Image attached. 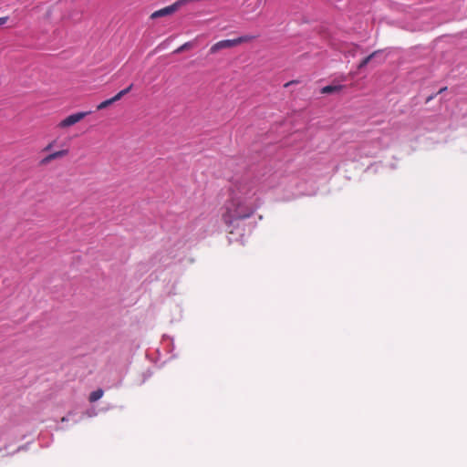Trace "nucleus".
I'll return each mask as SVG.
<instances>
[{"label": "nucleus", "instance_id": "obj_1", "mask_svg": "<svg viewBox=\"0 0 467 467\" xmlns=\"http://www.w3.org/2000/svg\"><path fill=\"white\" fill-rule=\"evenodd\" d=\"M254 213V206L246 199L234 196L225 204L223 220L225 224L232 225L235 221L251 217Z\"/></svg>", "mask_w": 467, "mask_h": 467}, {"label": "nucleus", "instance_id": "obj_2", "mask_svg": "<svg viewBox=\"0 0 467 467\" xmlns=\"http://www.w3.org/2000/svg\"><path fill=\"white\" fill-rule=\"evenodd\" d=\"M88 114V112H78L75 114H71V115L67 116V118H65L63 120H61L57 126L61 129H65V128L73 126L76 123L82 120Z\"/></svg>", "mask_w": 467, "mask_h": 467}, {"label": "nucleus", "instance_id": "obj_3", "mask_svg": "<svg viewBox=\"0 0 467 467\" xmlns=\"http://www.w3.org/2000/svg\"><path fill=\"white\" fill-rule=\"evenodd\" d=\"M235 47L234 39L221 40L213 44L210 48V54H216L222 49L232 48Z\"/></svg>", "mask_w": 467, "mask_h": 467}, {"label": "nucleus", "instance_id": "obj_4", "mask_svg": "<svg viewBox=\"0 0 467 467\" xmlns=\"http://www.w3.org/2000/svg\"><path fill=\"white\" fill-rule=\"evenodd\" d=\"M68 154V150H57V151H55L47 156H46L42 161H41V164H48L50 161H52L53 160H56V159H58V158H62V157H65Z\"/></svg>", "mask_w": 467, "mask_h": 467}, {"label": "nucleus", "instance_id": "obj_5", "mask_svg": "<svg viewBox=\"0 0 467 467\" xmlns=\"http://www.w3.org/2000/svg\"><path fill=\"white\" fill-rule=\"evenodd\" d=\"M343 88H344L343 85H328V86L322 88L321 93L322 94L336 93V92L341 91L343 89Z\"/></svg>", "mask_w": 467, "mask_h": 467}, {"label": "nucleus", "instance_id": "obj_6", "mask_svg": "<svg viewBox=\"0 0 467 467\" xmlns=\"http://www.w3.org/2000/svg\"><path fill=\"white\" fill-rule=\"evenodd\" d=\"M381 50H376L372 52L369 56L366 57L358 66V69L363 68L366 67L379 53H380Z\"/></svg>", "mask_w": 467, "mask_h": 467}, {"label": "nucleus", "instance_id": "obj_7", "mask_svg": "<svg viewBox=\"0 0 467 467\" xmlns=\"http://www.w3.org/2000/svg\"><path fill=\"white\" fill-rule=\"evenodd\" d=\"M255 38H256L255 36L244 35V36H239L237 38H234V41L235 47H236V46L241 45L243 43L251 42V41H253Z\"/></svg>", "mask_w": 467, "mask_h": 467}, {"label": "nucleus", "instance_id": "obj_8", "mask_svg": "<svg viewBox=\"0 0 467 467\" xmlns=\"http://www.w3.org/2000/svg\"><path fill=\"white\" fill-rule=\"evenodd\" d=\"M103 390L101 389H99L93 392L90 393L89 395V401L90 402H95L97 400H99L102 396H103Z\"/></svg>", "mask_w": 467, "mask_h": 467}, {"label": "nucleus", "instance_id": "obj_9", "mask_svg": "<svg viewBox=\"0 0 467 467\" xmlns=\"http://www.w3.org/2000/svg\"><path fill=\"white\" fill-rule=\"evenodd\" d=\"M192 47V42H186L184 43L183 45H182L180 47H178L174 53H181L182 52L183 50H186V49H190Z\"/></svg>", "mask_w": 467, "mask_h": 467}, {"label": "nucleus", "instance_id": "obj_10", "mask_svg": "<svg viewBox=\"0 0 467 467\" xmlns=\"http://www.w3.org/2000/svg\"><path fill=\"white\" fill-rule=\"evenodd\" d=\"M112 103V101L110 100V99H106L104 101H102L101 103H99L98 106H97V109L98 110H101V109H104L106 108H108L109 106H110Z\"/></svg>", "mask_w": 467, "mask_h": 467}, {"label": "nucleus", "instance_id": "obj_11", "mask_svg": "<svg viewBox=\"0 0 467 467\" xmlns=\"http://www.w3.org/2000/svg\"><path fill=\"white\" fill-rule=\"evenodd\" d=\"M122 97H124L121 92H118L114 97L110 98V100L112 101V103L119 100Z\"/></svg>", "mask_w": 467, "mask_h": 467}, {"label": "nucleus", "instance_id": "obj_12", "mask_svg": "<svg viewBox=\"0 0 467 467\" xmlns=\"http://www.w3.org/2000/svg\"><path fill=\"white\" fill-rule=\"evenodd\" d=\"M358 47L357 45H351L350 49L348 51L352 57L356 55V49Z\"/></svg>", "mask_w": 467, "mask_h": 467}, {"label": "nucleus", "instance_id": "obj_13", "mask_svg": "<svg viewBox=\"0 0 467 467\" xmlns=\"http://www.w3.org/2000/svg\"><path fill=\"white\" fill-rule=\"evenodd\" d=\"M132 88H133V84H130L128 88L120 90V92H121V94L123 96H125L126 94H128L132 89Z\"/></svg>", "mask_w": 467, "mask_h": 467}, {"label": "nucleus", "instance_id": "obj_14", "mask_svg": "<svg viewBox=\"0 0 467 467\" xmlns=\"http://www.w3.org/2000/svg\"><path fill=\"white\" fill-rule=\"evenodd\" d=\"M7 20H8L7 16L0 17V26L5 24Z\"/></svg>", "mask_w": 467, "mask_h": 467}, {"label": "nucleus", "instance_id": "obj_15", "mask_svg": "<svg viewBox=\"0 0 467 467\" xmlns=\"http://www.w3.org/2000/svg\"><path fill=\"white\" fill-rule=\"evenodd\" d=\"M53 147V142L49 143L45 149L44 150H49L51 148Z\"/></svg>", "mask_w": 467, "mask_h": 467}, {"label": "nucleus", "instance_id": "obj_16", "mask_svg": "<svg viewBox=\"0 0 467 467\" xmlns=\"http://www.w3.org/2000/svg\"><path fill=\"white\" fill-rule=\"evenodd\" d=\"M294 83H296V81H289V82L285 84V87H288V86H290L291 84H294Z\"/></svg>", "mask_w": 467, "mask_h": 467}, {"label": "nucleus", "instance_id": "obj_17", "mask_svg": "<svg viewBox=\"0 0 467 467\" xmlns=\"http://www.w3.org/2000/svg\"><path fill=\"white\" fill-rule=\"evenodd\" d=\"M446 88H441V89L439 90V92H438V93L440 94V93H441V92H444V90H445Z\"/></svg>", "mask_w": 467, "mask_h": 467}]
</instances>
